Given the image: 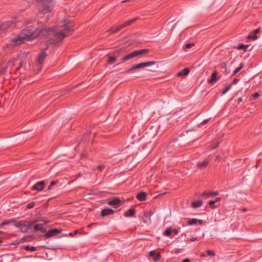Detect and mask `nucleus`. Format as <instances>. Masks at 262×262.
Here are the masks:
<instances>
[{"mask_svg":"<svg viewBox=\"0 0 262 262\" xmlns=\"http://www.w3.org/2000/svg\"><path fill=\"white\" fill-rule=\"evenodd\" d=\"M73 25L68 19H64L61 25L39 31L33 26H28L24 29L21 34L14 38L11 43L12 46L19 45L25 41H30L39 34L48 36V42L50 43H57L69 35V32L73 31Z\"/></svg>","mask_w":262,"mask_h":262,"instance_id":"f257e3e1","label":"nucleus"},{"mask_svg":"<svg viewBox=\"0 0 262 262\" xmlns=\"http://www.w3.org/2000/svg\"><path fill=\"white\" fill-rule=\"evenodd\" d=\"M38 220H36L33 222H19L15 224V226L19 228L23 232H27L35 223L38 222Z\"/></svg>","mask_w":262,"mask_h":262,"instance_id":"f03ea898","label":"nucleus"},{"mask_svg":"<svg viewBox=\"0 0 262 262\" xmlns=\"http://www.w3.org/2000/svg\"><path fill=\"white\" fill-rule=\"evenodd\" d=\"M42 5V8L41 10L43 13H46L51 11L53 7V2L51 0H40Z\"/></svg>","mask_w":262,"mask_h":262,"instance_id":"7ed1b4c3","label":"nucleus"},{"mask_svg":"<svg viewBox=\"0 0 262 262\" xmlns=\"http://www.w3.org/2000/svg\"><path fill=\"white\" fill-rule=\"evenodd\" d=\"M155 63H156L155 61H148V62H141L140 63L134 65L130 69H129L128 70V71L130 72L133 70L143 69L146 67H150L151 66H152V65L155 64Z\"/></svg>","mask_w":262,"mask_h":262,"instance_id":"20e7f679","label":"nucleus"},{"mask_svg":"<svg viewBox=\"0 0 262 262\" xmlns=\"http://www.w3.org/2000/svg\"><path fill=\"white\" fill-rule=\"evenodd\" d=\"M15 23L13 21H7L0 26V34L5 32L7 30L13 28Z\"/></svg>","mask_w":262,"mask_h":262,"instance_id":"39448f33","label":"nucleus"},{"mask_svg":"<svg viewBox=\"0 0 262 262\" xmlns=\"http://www.w3.org/2000/svg\"><path fill=\"white\" fill-rule=\"evenodd\" d=\"M45 182L43 181H41L37 182L35 185H33L32 187V190L42 191L44 189Z\"/></svg>","mask_w":262,"mask_h":262,"instance_id":"423d86ee","label":"nucleus"},{"mask_svg":"<svg viewBox=\"0 0 262 262\" xmlns=\"http://www.w3.org/2000/svg\"><path fill=\"white\" fill-rule=\"evenodd\" d=\"M47 54L45 52V50L41 51V53L39 54L38 58L37 59V61L38 63L41 64L46 57Z\"/></svg>","mask_w":262,"mask_h":262,"instance_id":"0eeeda50","label":"nucleus"},{"mask_svg":"<svg viewBox=\"0 0 262 262\" xmlns=\"http://www.w3.org/2000/svg\"><path fill=\"white\" fill-rule=\"evenodd\" d=\"M60 232H61L60 230H59L58 229H52V230L49 231L48 232L45 234V236L47 237H50L53 236L56 234H58L60 233Z\"/></svg>","mask_w":262,"mask_h":262,"instance_id":"6e6552de","label":"nucleus"},{"mask_svg":"<svg viewBox=\"0 0 262 262\" xmlns=\"http://www.w3.org/2000/svg\"><path fill=\"white\" fill-rule=\"evenodd\" d=\"M217 71H214L212 73V74L211 76L210 79L208 80V82L210 83H211V84H213V83L216 82L218 80V78H217Z\"/></svg>","mask_w":262,"mask_h":262,"instance_id":"1a4fd4ad","label":"nucleus"},{"mask_svg":"<svg viewBox=\"0 0 262 262\" xmlns=\"http://www.w3.org/2000/svg\"><path fill=\"white\" fill-rule=\"evenodd\" d=\"M137 56H138L137 53L136 51H135L132 52L131 53L129 54L128 55L125 56L123 58V61H125L130 60V59H131L134 57H136Z\"/></svg>","mask_w":262,"mask_h":262,"instance_id":"9d476101","label":"nucleus"},{"mask_svg":"<svg viewBox=\"0 0 262 262\" xmlns=\"http://www.w3.org/2000/svg\"><path fill=\"white\" fill-rule=\"evenodd\" d=\"M114 212V211L111 208H105L102 210L101 215L103 216H105L108 215L113 214Z\"/></svg>","mask_w":262,"mask_h":262,"instance_id":"9b49d317","label":"nucleus"},{"mask_svg":"<svg viewBox=\"0 0 262 262\" xmlns=\"http://www.w3.org/2000/svg\"><path fill=\"white\" fill-rule=\"evenodd\" d=\"M147 193L145 192H140L136 195V198L140 201H145L146 199Z\"/></svg>","mask_w":262,"mask_h":262,"instance_id":"f8f14e48","label":"nucleus"},{"mask_svg":"<svg viewBox=\"0 0 262 262\" xmlns=\"http://www.w3.org/2000/svg\"><path fill=\"white\" fill-rule=\"evenodd\" d=\"M149 256L152 257L155 261L159 260L161 257V255L159 253H155L154 251L150 252Z\"/></svg>","mask_w":262,"mask_h":262,"instance_id":"ddd939ff","label":"nucleus"},{"mask_svg":"<svg viewBox=\"0 0 262 262\" xmlns=\"http://www.w3.org/2000/svg\"><path fill=\"white\" fill-rule=\"evenodd\" d=\"M259 32V29H257L255 30L252 33L249 35L248 38H252L253 40L257 39V37L256 34Z\"/></svg>","mask_w":262,"mask_h":262,"instance_id":"4468645a","label":"nucleus"},{"mask_svg":"<svg viewBox=\"0 0 262 262\" xmlns=\"http://www.w3.org/2000/svg\"><path fill=\"white\" fill-rule=\"evenodd\" d=\"M189 70L187 68H185L184 70H183L182 71L179 72L177 74V75L178 76H186L189 73Z\"/></svg>","mask_w":262,"mask_h":262,"instance_id":"2eb2a0df","label":"nucleus"},{"mask_svg":"<svg viewBox=\"0 0 262 262\" xmlns=\"http://www.w3.org/2000/svg\"><path fill=\"white\" fill-rule=\"evenodd\" d=\"M202 220H199L196 219H193L192 220H189L188 223L189 225H192L196 224L197 223H199L200 224H202Z\"/></svg>","mask_w":262,"mask_h":262,"instance_id":"dca6fc26","label":"nucleus"},{"mask_svg":"<svg viewBox=\"0 0 262 262\" xmlns=\"http://www.w3.org/2000/svg\"><path fill=\"white\" fill-rule=\"evenodd\" d=\"M120 202V200L119 199L116 198L114 200L110 201L108 204L112 206L118 205Z\"/></svg>","mask_w":262,"mask_h":262,"instance_id":"f3484780","label":"nucleus"},{"mask_svg":"<svg viewBox=\"0 0 262 262\" xmlns=\"http://www.w3.org/2000/svg\"><path fill=\"white\" fill-rule=\"evenodd\" d=\"M34 229L35 231H41L43 233L46 231V230L43 229L42 225L41 224L35 225L34 227Z\"/></svg>","mask_w":262,"mask_h":262,"instance_id":"a211bd4d","label":"nucleus"},{"mask_svg":"<svg viewBox=\"0 0 262 262\" xmlns=\"http://www.w3.org/2000/svg\"><path fill=\"white\" fill-rule=\"evenodd\" d=\"M218 194L217 192H204L200 194V196H215Z\"/></svg>","mask_w":262,"mask_h":262,"instance_id":"6ab92c4d","label":"nucleus"},{"mask_svg":"<svg viewBox=\"0 0 262 262\" xmlns=\"http://www.w3.org/2000/svg\"><path fill=\"white\" fill-rule=\"evenodd\" d=\"M137 18H135L133 19H130L126 22H125L123 24L121 25V28H124L134 23Z\"/></svg>","mask_w":262,"mask_h":262,"instance_id":"aec40b11","label":"nucleus"},{"mask_svg":"<svg viewBox=\"0 0 262 262\" xmlns=\"http://www.w3.org/2000/svg\"><path fill=\"white\" fill-rule=\"evenodd\" d=\"M203 202L202 201H197L192 203V207L193 208H198L202 206Z\"/></svg>","mask_w":262,"mask_h":262,"instance_id":"412c9836","label":"nucleus"},{"mask_svg":"<svg viewBox=\"0 0 262 262\" xmlns=\"http://www.w3.org/2000/svg\"><path fill=\"white\" fill-rule=\"evenodd\" d=\"M135 213V210L134 209H130L127 210L124 214V215L127 217L132 216Z\"/></svg>","mask_w":262,"mask_h":262,"instance_id":"4be33fe9","label":"nucleus"},{"mask_svg":"<svg viewBox=\"0 0 262 262\" xmlns=\"http://www.w3.org/2000/svg\"><path fill=\"white\" fill-rule=\"evenodd\" d=\"M138 56H140L145 54L149 52L148 49H143L140 50H136Z\"/></svg>","mask_w":262,"mask_h":262,"instance_id":"5701e85b","label":"nucleus"},{"mask_svg":"<svg viewBox=\"0 0 262 262\" xmlns=\"http://www.w3.org/2000/svg\"><path fill=\"white\" fill-rule=\"evenodd\" d=\"M123 28H121V25L116 28H112L111 29L108 30L111 33L117 32L122 29Z\"/></svg>","mask_w":262,"mask_h":262,"instance_id":"b1692460","label":"nucleus"},{"mask_svg":"<svg viewBox=\"0 0 262 262\" xmlns=\"http://www.w3.org/2000/svg\"><path fill=\"white\" fill-rule=\"evenodd\" d=\"M208 161H203V162H202L200 163H198V165L200 168H204V167H205L207 166V165H208Z\"/></svg>","mask_w":262,"mask_h":262,"instance_id":"393cba45","label":"nucleus"},{"mask_svg":"<svg viewBox=\"0 0 262 262\" xmlns=\"http://www.w3.org/2000/svg\"><path fill=\"white\" fill-rule=\"evenodd\" d=\"M57 181H52L48 188V190H51L53 189L54 186L57 184Z\"/></svg>","mask_w":262,"mask_h":262,"instance_id":"a878e982","label":"nucleus"},{"mask_svg":"<svg viewBox=\"0 0 262 262\" xmlns=\"http://www.w3.org/2000/svg\"><path fill=\"white\" fill-rule=\"evenodd\" d=\"M172 233V229H171L170 228H167L165 230L164 235H165L166 236H170Z\"/></svg>","mask_w":262,"mask_h":262,"instance_id":"bb28decb","label":"nucleus"},{"mask_svg":"<svg viewBox=\"0 0 262 262\" xmlns=\"http://www.w3.org/2000/svg\"><path fill=\"white\" fill-rule=\"evenodd\" d=\"M243 67V64L241 63L239 64V66L237 67L234 71V74H236L237 73H238Z\"/></svg>","mask_w":262,"mask_h":262,"instance_id":"cd10ccee","label":"nucleus"},{"mask_svg":"<svg viewBox=\"0 0 262 262\" xmlns=\"http://www.w3.org/2000/svg\"><path fill=\"white\" fill-rule=\"evenodd\" d=\"M248 47H249L248 45H242L238 46L237 48L238 50L242 49L243 50H246V49L248 48Z\"/></svg>","mask_w":262,"mask_h":262,"instance_id":"c85d7f7f","label":"nucleus"},{"mask_svg":"<svg viewBox=\"0 0 262 262\" xmlns=\"http://www.w3.org/2000/svg\"><path fill=\"white\" fill-rule=\"evenodd\" d=\"M116 60V58L113 56H110L108 58V63H112L115 62Z\"/></svg>","mask_w":262,"mask_h":262,"instance_id":"c756f323","label":"nucleus"},{"mask_svg":"<svg viewBox=\"0 0 262 262\" xmlns=\"http://www.w3.org/2000/svg\"><path fill=\"white\" fill-rule=\"evenodd\" d=\"M26 250H30L31 251H34L36 250V248L34 247H29V246H27L25 247Z\"/></svg>","mask_w":262,"mask_h":262,"instance_id":"7c9ffc66","label":"nucleus"},{"mask_svg":"<svg viewBox=\"0 0 262 262\" xmlns=\"http://www.w3.org/2000/svg\"><path fill=\"white\" fill-rule=\"evenodd\" d=\"M231 88V85H229L225 88L223 92V94H225Z\"/></svg>","mask_w":262,"mask_h":262,"instance_id":"2f4dec72","label":"nucleus"},{"mask_svg":"<svg viewBox=\"0 0 262 262\" xmlns=\"http://www.w3.org/2000/svg\"><path fill=\"white\" fill-rule=\"evenodd\" d=\"M194 46V43H187V44H186L185 45V48H187V49H190L191 48H192Z\"/></svg>","mask_w":262,"mask_h":262,"instance_id":"473e14b6","label":"nucleus"},{"mask_svg":"<svg viewBox=\"0 0 262 262\" xmlns=\"http://www.w3.org/2000/svg\"><path fill=\"white\" fill-rule=\"evenodd\" d=\"M207 253L208 255L214 256L215 255L214 252L212 250H208Z\"/></svg>","mask_w":262,"mask_h":262,"instance_id":"72a5a7b5","label":"nucleus"},{"mask_svg":"<svg viewBox=\"0 0 262 262\" xmlns=\"http://www.w3.org/2000/svg\"><path fill=\"white\" fill-rule=\"evenodd\" d=\"M16 62V61H10L8 62V66L11 67L13 66H14L15 63L14 62Z\"/></svg>","mask_w":262,"mask_h":262,"instance_id":"f704fd0d","label":"nucleus"},{"mask_svg":"<svg viewBox=\"0 0 262 262\" xmlns=\"http://www.w3.org/2000/svg\"><path fill=\"white\" fill-rule=\"evenodd\" d=\"M34 206V203H31L27 205V207L28 208H32Z\"/></svg>","mask_w":262,"mask_h":262,"instance_id":"c9c22d12","label":"nucleus"},{"mask_svg":"<svg viewBox=\"0 0 262 262\" xmlns=\"http://www.w3.org/2000/svg\"><path fill=\"white\" fill-rule=\"evenodd\" d=\"M215 203V201H210L209 202V204L210 205V206H212V208H214L215 206H213V204Z\"/></svg>","mask_w":262,"mask_h":262,"instance_id":"e433bc0d","label":"nucleus"},{"mask_svg":"<svg viewBox=\"0 0 262 262\" xmlns=\"http://www.w3.org/2000/svg\"><path fill=\"white\" fill-rule=\"evenodd\" d=\"M252 96L254 98H257L258 97H259V94L257 93H256L255 94H254Z\"/></svg>","mask_w":262,"mask_h":262,"instance_id":"4c0bfd02","label":"nucleus"},{"mask_svg":"<svg viewBox=\"0 0 262 262\" xmlns=\"http://www.w3.org/2000/svg\"><path fill=\"white\" fill-rule=\"evenodd\" d=\"M172 233L174 234L177 235L178 233V231L177 229H172Z\"/></svg>","mask_w":262,"mask_h":262,"instance_id":"58836bf2","label":"nucleus"},{"mask_svg":"<svg viewBox=\"0 0 262 262\" xmlns=\"http://www.w3.org/2000/svg\"><path fill=\"white\" fill-rule=\"evenodd\" d=\"M78 231L77 230H76V231H74V233H70V236H73V235H74V234H76L78 233Z\"/></svg>","mask_w":262,"mask_h":262,"instance_id":"ea45409f","label":"nucleus"},{"mask_svg":"<svg viewBox=\"0 0 262 262\" xmlns=\"http://www.w3.org/2000/svg\"><path fill=\"white\" fill-rule=\"evenodd\" d=\"M104 168V165H99L98 166V168L100 170H102Z\"/></svg>","mask_w":262,"mask_h":262,"instance_id":"a19ab883","label":"nucleus"},{"mask_svg":"<svg viewBox=\"0 0 262 262\" xmlns=\"http://www.w3.org/2000/svg\"><path fill=\"white\" fill-rule=\"evenodd\" d=\"M238 81V79H234V80L233 81V84H236L237 83V82Z\"/></svg>","mask_w":262,"mask_h":262,"instance_id":"79ce46f5","label":"nucleus"},{"mask_svg":"<svg viewBox=\"0 0 262 262\" xmlns=\"http://www.w3.org/2000/svg\"><path fill=\"white\" fill-rule=\"evenodd\" d=\"M208 122V119H207V120H204V121H203L202 123H203V124H205L207 123Z\"/></svg>","mask_w":262,"mask_h":262,"instance_id":"37998d69","label":"nucleus"},{"mask_svg":"<svg viewBox=\"0 0 262 262\" xmlns=\"http://www.w3.org/2000/svg\"><path fill=\"white\" fill-rule=\"evenodd\" d=\"M242 101H243V99H242V98H238V99H237V102H238V103H239V102H242Z\"/></svg>","mask_w":262,"mask_h":262,"instance_id":"c03bdc74","label":"nucleus"},{"mask_svg":"<svg viewBox=\"0 0 262 262\" xmlns=\"http://www.w3.org/2000/svg\"><path fill=\"white\" fill-rule=\"evenodd\" d=\"M200 256L201 257H205V254L204 252H202L201 254H200Z\"/></svg>","mask_w":262,"mask_h":262,"instance_id":"a18cd8bd","label":"nucleus"},{"mask_svg":"<svg viewBox=\"0 0 262 262\" xmlns=\"http://www.w3.org/2000/svg\"><path fill=\"white\" fill-rule=\"evenodd\" d=\"M182 262H190L188 259H185Z\"/></svg>","mask_w":262,"mask_h":262,"instance_id":"49530a36","label":"nucleus"},{"mask_svg":"<svg viewBox=\"0 0 262 262\" xmlns=\"http://www.w3.org/2000/svg\"><path fill=\"white\" fill-rule=\"evenodd\" d=\"M221 200V199L220 198H217L214 201H215V202H219Z\"/></svg>","mask_w":262,"mask_h":262,"instance_id":"de8ad7c7","label":"nucleus"},{"mask_svg":"<svg viewBox=\"0 0 262 262\" xmlns=\"http://www.w3.org/2000/svg\"><path fill=\"white\" fill-rule=\"evenodd\" d=\"M196 238H197L196 237H193V238H191L190 241L193 242V241L196 240Z\"/></svg>","mask_w":262,"mask_h":262,"instance_id":"09e8293b","label":"nucleus"},{"mask_svg":"<svg viewBox=\"0 0 262 262\" xmlns=\"http://www.w3.org/2000/svg\"><path fill=\"white\" fill-rule=\"evenodd\" d=\"M8 224V222H5L2 223V225H7Z\"/></svg>","mask_w":262,"mask_h":262,"instance_id":"8fccbe9b","label":"nucleus"},{"mask_svg":"<svg viewBox=\"0 0 262 262\" xmlns=\"http://www.w3.org/2000/svg\"><path fill=\"white\" fill-rule=\"evenodd\" d=\"M131 0H124V1H122V3H125V2H129Z\"/></svg>","mask_w":262,"mask_h":262,"instance_id":"3c124183","label":"nucleus"},{"mask_svg":"<svg viewBox=\"0 0 262 262\" xmlns=\"http://www.w3.org/2000/svg\"><path fill=\"white\" fill-rule=\"evenodd\" d=\"M44 222H45V223H44V224H47V223H49V222H48V221H44Z\"/></svg>","mask_w":262,"mask_h":262,"instance_id":"603ef678","label":"nucleus"},{"mask_svg":"<svg viewBox=\"0 0 262 262\" xmlns=\"http://www.w3.org/2000/svg\"><path fill=\"white\" fill-rule=\"evenodd\" d=\"M246 210H247V209H246V208H244V209H243V211H246Z\"/></svg>","mask_w":262,"mask_h":262,"instance_id":"864d4df0","label":"nucleus"},{"mask_svg":"<svg viewBox=\"0 0 262 262\" xmlns=\"http://www.w3.org/2000/svg\"><path fill=\"white\" fill-rule=\"evenodd\" d=\"M3 234V232L2 231H0V234Z\"/></svg>","mask_w":262,"mask_h":262,"instance_id":"5fc2aeb1","label":"nucleus"},{"mask_svg":"<svg viewBox=\"0 0 262 262\" xmlns=\"http://www.w3.org/2000/svg\"><path fill=\"white\" fill-rule=\"evenodd\" d=\"M21 66V63H19V68Z\"/></svg>","mask_w":262,"mask_h":262,"instance_id":"6e6d98bb","label":"nucleus"},{"mask_svg":"<svg viewBox=\"0 0 262 262\" xmlns=\"http://www.w3.org/2000/svg\"><path fill=\"white\" fill-rule=\"evenodd\" d=\"M1 242H2V241L0 240V243H1Z\"/></svg>","mask_w":262,"mask_h":262,"instance_id":"4d7b16f0","label":"nucleus"}]
</instances>
